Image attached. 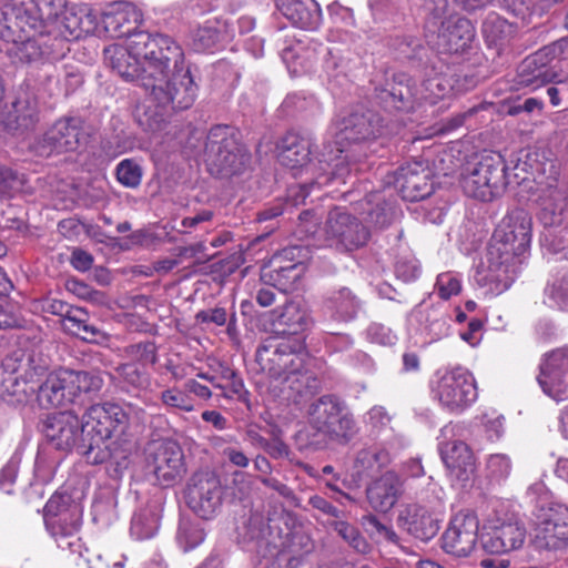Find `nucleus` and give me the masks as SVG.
Segmentation results:
<instances>
[{
	"instance_id": "1",
	"label": "nucleus",
	"mask_w": 568,
	"mask_h": 568,
	"mask_svg": "<svg viewBox=\"0 0 568 568\" xmlns=\"http://www.w3.org/2000/svg\"><path fill=\"white\" fill-rule=\"evenodd\" d=\"M236 540L262 558L285 556L291 568L314 548L303 524L280 499H257L236 526Z\"/></svg>"
},
{
	"instance_id": "2",
	"label": "nucleus",
	"mask_w": 568,
	"mask_h": 568,
	"mask_svg": "<svg viewBox=\"0 0 568 568\" xmlns=\"http://www.w3.org/2000/svg\"><path fill=\"white\" fill-rule=\"evenodd\" d=\"M532 219L523 209L513 210L501 222L487 251L486 278L501 293L516 280L531 242Z\"/></svg>"
},
{
	"instance_id": "3",
	"label": "nucleus",
	"mask_w": 568,
	"mask_h": 568,
	"mask_svg": "<svg viewBox=\"0 0 568 568\" xmlns=\"http://www.w3.org/2000/svg\"><path fill=\"white\" fill-rule=\"evenodd\" d=\"M138 39L133 51L144 59L141 87L149 93L151 101L161 106L169 99L166 92L171 91L173 73L184 63V52L172 38L161 33Z\"/></svg>"
},
{
	"instance_id": "4",
	"label": "nucleus",
	"mask_w": 568,
	"mask_h": 568,
	"mask_svg": "<svg viewBox=\"0 0 568 568\" xmlns=\"http://www.w3.org/2000/svg\"><path fill=\"white\" fill-rule=\"evenodd\" d=\"M138 39L133 51L144 59L141 87L149 93L151 101L161 106L169 99L166 92L171 91L173 73L184 63V52L172 38L161 33Z\"/></svg>"
},
{
	"instance_id": "5",
	"label": "nucleus",
	"mask_w": 568,
	"mask_h": 568,
	"mask_svg": "<svg viewBox=\"0 0 568 568\" xmlns=\"http://www.w3.org/2000/svg\"><path fill=\"white\" fill-rule=\"evenodd\" d=\"M104 382L100 373L64 369L51 374L44 382L39 377L38 395L40 407L49 409L68 405L82 406L102 388Z\"/></svg>"
},
{
	"instance_id": "6",
	"label": "nucleus",
	"mask_w": 568,
	"mask_h": 568,
	"mask_svg": "<svg viewBox=\"0 0 568 568\" xmlns=\"http://www.w3.org/2000/svg\"><path fill=\"white\" fill-rule=\"evenodd\" d=\"M62 6V0H8L0 7V38L18 41L22 34L47 29Z\"/></svg>"
},
{
	"instance_id": "7",
	"label": "nucleus",
	"mask_w": 568,
	"mask_h": 568,
	"mask_svg": "<svg viewBox=\"0 0 568 568\" xmlns=\"http://www.w3.org/2000/svg\"><path fill=\"white\" fill-rule=\"evenodd\" d=\"M204 160L210 174L217 179L241 176L252 168L250 151L227 125H215L209 131Z\"/></svg>"
},
{
	"instance_id": "8",
	"label": "nucleus",
	"mask_w": 568,
	"mask_h": 568,
	"mask_svg": "<svg viewBox=\"0 0 568 568\" xmlns=\"http://www.w3.org/2000/svg\"><path fill=\"white\" fill-rule=\"evenodd\" d=\"M504 156L497 152L481 154L477 161L469 162L460 174V186L468 197L490 202L500 197L511 185Z\"/></svg>"
},
{
	"instance_id": "9",
	"label": "nucleus",
	"mask_w": 568,
	"mask_h": 568,
	"mask_svg": "<svg viewBox=\"0 0 568 568\" xmlns=\"http://www.w3.org/2000/svg\"><path fill=\"white\" fill-rule=\"evenodd\" d=\"M0 373V398L8 405L26 406L38 395L39 377L45 367L33 365L32 354L17 348L2 361Z\"/></svg>"
},
{
	"instance_id": "10",
	"label": "nucleus",
	"mask_w": 568,
	"mask_h": 568,
	"mask_svg": "<svg viewBox=\"0 0 568 568\" xmlns=\"http://www.w3.org/2000/svg\"><path fill=\"white\" fill-rule=\"evenodd\" d=\"M307 414L313 429L338 444H348L358 433L353 413L336 395L318 397L308 406Z\"/></svg>"
},
{
	"instance_id": "11",
	"label": "nucleus",
	"mask_w": 568,
	"mask_h": 568,
	"mask_svg": "<svg viewBox=\"0 0 568 568\" xmlns=\"http://www.w3.org/2000/svg\"><path fill=\"white\" fill-rule=\"evenodd\" d=\"M90 133L80 116H62L53 122L30 144V151L40 158H51L84 149Z\"/></svg>"
},
{
	"instance_id": "12",
	"label": "nucleus",
	"mask_w": 568,
	"mask_h": 568,
	"mask_svg": "<svg viewBox=\"0 0 568 568\" xmlns=\"http://www.w3.org/2000/svg\"><path fill=\"white\" fill-rule=\"evenodd\" d=\"M304 338L268 337L255 352V363L270 377L282 378L294 366L304 364Z\"/></svg>"
},
{
	"instance_id": "13",
	"label": "nucleus",
	"mask_w": 568,
	"mask_h": 568,
	"mask_svg": "<svg viewBox=\"0 0 568 568\" xmlns=\"http://www.w3.org/2000/svg\"><path fill=\"white\" fill-rule=\"evenodd\" d=\"M396 59L407 61L413 68L420 71L424 77V85L435 95L444 94L445 88L437 81L442 64L436 53L425 47L420 39L413 36H396L388 43Z\"/></svg>"
},
{
	"instance_id": "14",
	"label": "nucleus",
	"mask_w": 568,
	"mask_h": 568,
	"mask_svg": "<svg viewBox=\"0 0 568 568\" xmlns=\"http://www.w3.org/2000/svg\"><path fill=\"white\" fill-rule=\"evenodd\" d=\"M568 58V39H559L526 57L517 68V83L536 90L549 82H556L559 74L554 60Z\"/></svg>"
},
{
	"instance_id": "15",
	"label": "nucleus",
	"mask_w": 568,
	"mask_h": 568,
	"mask_svg": "<svg viewBox=\"0 0 568 568\" xmlns=\"http://www.w3.org/2000/svg\"><path fill=\"white\" fill-rule=\"evenodd\" d=\"M82 418L87 446L104 444L112 436L122 435L129 425L126 413L115 403L90 405Z\"/></svg>"
},
{
	"instance_id": "16",
	"label": "nucleus",
	"mask_w": 568,
	"mask_h": 568,
	"mask_svg": "<svg viewBox=\"0 0 568 568\" xmlns=\"http://www.w3.org/2000/svg\"><path fill=\"white\" fill-rule=\"evenodd\" d=\"M301 246H291L283 248L265 263L261 268V281L280 292H292L297 287V283L305 273V264L296 260L303 253Z\"/></svg>"
},
{
	"instance_id": "17",
	"label": "nucleus",
	"mask_w": 568,
	"mask_h": 568,
	"mask_svg": "<svg viewBox=\"0 0 568 568\" xmlns=\"http://www.w3.org/2000/svg\"><path fill=\"white\" fill-rule=\"evenodd\" d=\"M146 466L162 486H170L185 473L184 454L173 439L153 440L145 448Z\"/></svg>"
},
{
	"instance_id": "18",
	"label": "nucleus",
	"mask_w": 568,
	"mask_h": 568,
	"mask_svg": "<svg viewBox=\"0 0 568 568\" xmlns=\"http://www.w3.org/2000/svg\"><path fill=\"white\" fill-rule=\"evenodd\" d=\"M371 101L386 112H409L414 109L416 88L406 73H394L383 81H372Z\"/></svg>"
},
{
	"instance_id": "19",
	"label": "nucleus",
	"mask_w": 568,
	"mask_h": 568,
	"mask_svg": "<svg viewBox=\"0 0 568 568\" xmlns=\"http://www.w3.org/2000/svg\"><path fill=\"white\" fill-rule=\"evenodd\" d=\"M83 419L72 410H64L48 415L42 420L41 430L49 444L58 450L70 452L75 449L82 456V446H87V436L83 432Z\"/></svg>"
},
{
	"instance_id": "20",
	"label": "nucleus",
	"mask_w": 568,
	"mask_h": 568,
	"mask_svg": "<svg viewBox=\"0 0 568 568\" xmlns=\"http://www.w3.org/2000/svg\"><path fill=\"white\" fill-rule=\"evenodd\" d=\"M432 171L422 161H414L399 166L393 173H388L384 183L393 186L404 201L417 202L433 193Z\"/></svg>"
},
{
	"instance_id": "21",
	"label": "nucleus",
	"mask_w": 568,
	"mask_h": 568,
	"mask_svg": "<svg viewBox=\"0 0 568 568\" xmlns=\"http://www.w3.org/2000/svg\"><path fill=\"white\" fill-rule=\"evenodd\" d=\"M384 131V119L376 111L357 105L341 119L336 136L337 142L359 144L376 140Z\"/></svg>"
},
{
	"instance_id": "22",
	"label": "nucleus",
	"mask_w": 568,
	"mask_h": 568,
	"mask_svg": "<svg viewBox=\"0 0 568 568\" xmlns=\"http://www.w3.org/2000/svg\"><path fill=\"white\" fill-rule=\"evenodd\" d=\"M437 396L448 409H464L477 398L473 375L460 367L446 372L438 381Z\"/></svg>"
},
{
	"instance_id": "23",
	"label": "nucleus",
	"mask_w": 568,
	"mask_h": 568,
	"mask_svg": "<svg viewBox=\"0 0 568 568\" xmlns=\"http://www.w3.org/2000/svg\"><path fill=\"white\" fill-rule=\"evenodd\" d=\"M479 521L471 510H460L443 535V549L456 557H467L475 549Z\"/></svg>"
},
{
	"instance_id": "24",
	"label": "nucleus",
	"mask_w": 568,
	"mask_h": 568,
	"mask_svg": "<svg viewBox=\"0 0 568 568\" xmlns=\"http://www.w3.org/2000/svg\"><path fill=\"white\" fill-rule=\"evenodd\" d=\"M326 234L346 251L364 246L369 239L368 229L357 217L337 209L328 213Z\"/></svg>"
},
{
	"instance_id": "25",
	"label": "nucleus",
	"mask_w": 568,
	"mask_h": 568,
	"mask_svg": "<svg viewBox=\"0 0 568 568\" xmlns=\"http://www.w3.org/2000/svg\"><path fill=\"white\" fill-rule=\"evenodd\" d=\"M439 454L453 483L466 488L471 485L476 463L469 446L462 440L439 444Z\"/></svg>"
},
{
	"instance_id": "26",
	"label": "nucleus",
	"mask_w": 568,
	"mask_h": 568,
	"mask_svg": "<svg viewBox=\"0 0 568 568\" xmlns=\"http://www.w3.org/2000/svg\"><path fill=\"white\" fill-rule=\"evenodd\" d=\"M33 32L32 36L26 33L18 41H11L13 45L10 49V53L18 61L31 63L43 58L55 59L63 55L64 40L62 38L55 37L51 39L49 36H45V29Z\"/></svg>"
},
{
	"instance_id": "27",
	"label": "nucleus",
	"mask_w": 568,
	"mask_h": 568,
	"mask_svg": "<svg viewBox=\"0 0 568 568\" xmlns=\"http://www.w3.org/2000/svg\"><path fill=\"white\" fill-rule=\"evenodd\" d=\"M535 194L539 205L538 220L541 225H551L554 219L568 215V189L559 185L556 178H549L546 183H539Z\"/></svg>"
},
{
	"instance_id": "28",
	"label": "nucleus",
	"mask_w": 568,
	"mask_h": 568,
	"mask_svg": "<svg viewBox=\"0 0 568 568\" xmlns=\"http://www.w3.org/2000/svg\"><path fill=\"white\" fill-rule=\"evenodd\" d=\"M141 21V12L130 2L113 3L102 14L104 30L112 38L128 37L131 40L136 34ZM140 32L138 31V33Z\"/></svg>"
},
{
	"instance_id": "29",
	"label": "nucleus",
	"mask_w": 568,
	"mask_h": 568,
	"mask_svg": "<svg viewBox=\"0 0 568 568\" xmlns=\"http://www.w3.org/2000/svg\"><path fill=\"white\" fill-rule=\"evenodd\" d=\"M132 447L130 444L119 442L104 443L100 445L82 446V456L91 465L110 464V470L114 476H121L123 470L131 464Z\"/></svg>"
},
{
	"instance_id": "30",
	"label": "nucleus",
	"mask_w": 568,
	"mask_h": 568,
	"mask_svg": "<svg viewBox=\"0 0 568 568\" xmlns=\"http://www.w3.org/2000/svg\"><path fill=\"white\" fill-rule=\"evenodd\" d=\"M39 102L34 93L20 90L4 114V125L11 131L32 130L39 122Z\"/></svg>"
},
{
	"instance_id": "31",
	"label": "nucleus",
	"mask_w": 568,
	"mask_h": 568,
	"mask_svg": "<svg viewBox=\"0 0 568 568\" xmlns=\"http://www.w3.org/2000/svg\"><path fill=\"white\" fill-rule=\"evenodd\" d=\"M398 523L422 541L430 540L439 530V520L418 503L407 504L399 513Z\"/></svg>"
},
{
	"instance_id": "32",
	"label": "nucleus",
	"mask_w": 568,
	"mask_h": 568,
	"mask_svg": "<svg viewBox=\"0 0 568 568\" xmlns=\"http://www.w3.org/2000/svg\"><path fill=\"white\" fill-rule=\"evenodd\" d=\"M526 538L527 530L523 523H503L484 537L483 547L490 554H505L521 548Z\"/></svg>"
},
{
	"instance_id": "33",
	"label": "nucleus",
	"mask_w": 568,
	"mask_h": 568,
	"mask_svg": "<svg viewBox=\"0 0 568 568\" xmlns=\"http://www.w3.org/2000/svg\"><path fill=\"white\" fill-rule=\"evenodd\" d=\"M82 509L74 499H48L43 507V520L48 528H61V532L70 535L80 525Z\"/></svg>"
},
{
	"instance_id": "34",
	"label": "nucleus",
	"mask_w": 568,
	"mask_h": 568,
	"mask_svg": "<svg viewBox=\"0 0 568 568\" xmlns=\"http://www.w3.org/2000/svg\"><path fill=\"white\" fill-rule=\"evenodd\" d=\"M475 38V28L465 17L456 16L442 21L438 28L439 44L449 53L464 52Z\"/></svg>"
},
{
	"instance_id": "35",
	"label": "nucleus",
	"mask_w": 568,
	"mask_h": 568,
	"mask_svg": "<svg viewBox=\"0 0 568 568\" xmlns=\"http://www.w3.org/2000/svg\"><path fill=\"white\" fill-rule=\"evenodd\" d=\"M141 36H152L149 32H140L129 40L128 48H114L110 57V63L114 71L126 81L136 82L142 85V77L144 75L143 55L133 51L134 42H138Z\"/></svg>"
},
{
	"instance_id": "36",
	"label": "nucleus",
	"mask_w": 568,
	"mask_h": 568,
	"mask_svg": "<svg viewBox=\"0 0 568 568\" xmlns=\"http://www.w3.org/2000/svg\"><path fill=\"white\" fill-rule=\"evenodd\" d=\"M162 509L160 499H140L131 520V536L138 540L152 538L159 530Z\"/></svg>"
},
{
	"instance_id": "37",
	"label": "nucleus",
	"mask_w": 568,
	"mask_h": 568,
	"mask_svg": "<svg viewBox=\"0 0 568 568\" xmlns=\"http://www.w3.org/2000/svg\"><path fill=\"white\" fill-rule=\"evenodd\" d=\"M171 91L166 92L168 101H163L161 108H169L171 111L186 110L195 101L197 85L195 84L191 71L187 67L181 64L173 73Z\"/></svg>"
},
{
	"instance_id": "38",
	"label": "nucleus",
	"mask_w": 568,
	"mask_h": 568,
	"mask_svg": "<svg viewBox=\"0 0 568 568\" xmlns=\"http://www.w3.org/2000/svg\"><path fill=\"white\" fill-rule=\"evenodd\" d=\"M276 9L301 29H316L321 21V9L314 0H275Z\"/></svg>"
},
{
	"instance_id": "39",
	"label": "nucleus",
	"mask_w": 568,
	"mask_h": 568,
	"mask_svg": "<svg viewBox=\"0 0 568 568\" xmlns=\"http://www.w3.org/2000/svg\"><path fill=\"white\" fill-rule=\"evenodd\" d=\"M282 378L287 392V398L295 404L302 403L322 388V383L317 376L313 372L305 369L304 365L294 366Z\"/></svg>"
},
{
	"instance_id": "40",
	"label": "nucleus",
	"mask_w": 568,
	"mask_h": 568,
	"mask_svg": "<svg viewBox=\"0 0 568 568\" xmlns=\"http://www.w3.org/2000/svg\"><path fill=\"white\" fill-rule=\"evenodd\" d=\"M351 174V169L344 161H338L331 172L321 173L315 181L305 184L292 185L287 189V195L284 203L285 211L297 207L305 203L306 197L310 194L311 189L315 186L328 185L335 180L345 181L346 175Z\"/></svg>"
},
{
	"instance_id": "41",
	"label": "nucleus",
	"mask_w": 568,
	"mask_h": 568,
	"mask_svg": "<svg viewBox=\"0 0 568 568\" xmlns=\"http://www.w3.org/2000/svg\"><path fill=\"white\" fill-rule=\"evenodd\" d=\"M278 161L282 165L295 169L310 161L311 140L297 132H287L278 145Z\"/></svg>"
},
{
	"instance_id": "42",
	"label": "nucleus",
	"mask_w": 568,
	"mask_h": 568,
	"mask_svg": "<svg viewBox=\"0 0 568 568\" xmlns=\"http://www.w3.org/2000/svg\"><path fill=\"white\" fill-rule=\"evenodd\" d=\"M274 325L282 334L288 335L287 338H303L302 333L308 325V315L300 304L295 302L286 303L284 306L273 312Z\"/></svg>"
},
{
	"instance_id": "43",
	"label": "nucleus",
	"mask_w": 568,
	"mask_h": 568,
	"mask_svg": "<svg viewBox=\"0 0 568 568\" xmlns=\"http://www.w3.org/2000/svg\"><path fill=\"white\" fill-rule=\"evenodd\" d=\"M483 38L488 48H494L499 53L514 37L516 29L497 12H488L481 22Z\"/></svg>"
},
{
	"instance_id": "44",
	"label": "nucleus",
	"mask_w": 568,
	"mask_h": 568,
	"mask_svg": "<svg viewBox=\"0 0 568 568\" xmlns=\"http://www.w3.org/2000/svg\"><path fill=\"white\" fill-rule=\"evenodd\" d=\"M392 463V455L381 444H373L361 448L354 458L353 468L357 476H369Z\"/></svg>"
},
{
	"instance_id": "45",
	"label": "nucleus",
	"mask_w": 568,
	"mask_h": 568,
	"mask_svg": "<svg viewBox=\"0 0 568 568\" xmlns=\"http://www.w3.org/2000/svg\"><path fill=\"white\" fill-rule=\"evenodd\" d=\"M63 329L87 343L99 344L109 339V334L92 323L89 313L82 307L73 311V315L64 322Z\"/></svg>"
},
{
	"instance_id": "46",
	"label": "nucleus",
	"mask_w": 568,
	"mask_h": 568,
	"mask_svg": "<svg viewBox=\"0 0 568 568\" xmlns=\"http://www.w3.org/2000/svg\"><path fill=\"white\" fill-rule=\"evenodd\" d=\"M568 369V356L564 351L551 352L540 365V374L537 377L542 390L551 395L552 387L564 383V374Z\"/></svg>"
},
{
	"instance_id": "47",
	"label": "nucleus",
	"mask_w": 568,
	"mask_h": 568,
	"mask_svg": "<svg viewBox=\"0 0 568 568\" xmlns=\"http://www.w3.org/2000/svg\"><path fill=\"white\" fill-rule=\"evenodd\" d=\"M326 306L333 318L349 322L357 316L362 302L351 288L341 287L332 292L331 296L326 300Z\"/></svg>"
},
{
	"instance_id": "48",
	"label": "nucleus",
	"mask_w": 568,
	"mask_h": 568,
	"mask_svg": "<svg viewBox=\"0 0 568 568\" xmlns=\"http://www.w3.org/2000/svg\"><path fill=\"white\" fill-rule=\"evenodd\" d=\"M529 519L534 526H568V506L555 499H537Z\"/></svg>"
},
{
	"instance_id": "49",
	"label": "nucleus",
	"mask_w": 568,
	"mask_h": 568,
	"mask_svg": "<svg viewBox=\"0 0 568 568\" xmlns=\"http://www.w3.org/2000/svg\"><path fill=\"white\" fill-rule=\"evenodd\" d=\"M532 545L539 551H559L568 547V526H534Z\"/></svg>"
},
{
	"instance_id": "50",
	"label": "nucleus",
	"mask_w": 568,
	"mask_h": 568,
	"mask_svg": "<svg viewBox=\"0 0 568 568\" xmlns=\"http://www.w3.org/2000/svg\"><path fill=\"white\" fill-rule=\"evenodd\" d=\"M537 153L529 151H520L515 160H511L514 164L509 168L508 172L511 175V184H529L530 182L538 189L539 183L544 181H537L535 173L539 172V164L537 163Z\"/></svg>"
},
{
	"instance_id": "51",
	"label": "nucleus",
	"mask_w": 568,
	"mask_h": 568,
	"mask_svg": "<svg viewBox=\"0 0 568 568\" xmlns=\"http://www.w3.org/2000/svg\"><path fill=\"white\" fill-rule=\"evenodd\" d=\"M116 373L120 378L121 389L135 397H139L142 392L146 390L151 384L150 375L133 363L121 364L116 367Z\"/></svg>"
},
{
	"instance_id": "52",
	"label": "nucleus",
	"mask_w": 568,
	"mask_h": 568,
	"mask_svg": "<svg viewBox=\"0 0 568 568\" xmlns=\"http://www.w3.org/2000/svg\"><path fill=\"white\" fill-rule=\"evenodd\" d=\"M367 497H400L406 493L405 479L394 470H387L366 487Z\"/></svg>"
},
{
	"instance_id": "53",
	"label": "nucleus",
	"mask_w": 568,
	"mask_h": 568,
	"mask_svg": "<svg viewBox=\"0 0 568 568\" xmlns=\"http://www.w3.org/2000/svg\"><path fill=\"white\" fill-rule=\"evenodd\" d=\"M367 203L375 204L366 213L368 223L377 229H385L390 225L395 217V205L393 202L386 201L379 192H376L367 197Z\"/></svg>"
},
{
	"instance_id": "54",
	"label": "nucleus",
	"mask_w": 568,
	"mask_h": 568,
	"mask_svg": "<svg viewBox=\"0 0 568 568\" xmlns=\"http://www.w3.org/2000/svg\"><path fill=\"white\" fill-rule=\"evenodd\" d=\"M170 114L171 110L169 108H161L154 103V105L150 104L142 110L138 109L135 120L143 131L155 133L165 128Z\"/></svg>"
},
{
	"instance_id": "55",
	"label": "nucleus",
	"mask_w": 568,
	"mask_h": 568,
	"mask_svg": "<svg viewBox=\"0 0 568 568\" xmlns=\"http://www.w3.org/2000/svg\"><path fill=\"white\" fill-rule=\"evenodd\" d=\"M220 489V478L210 469L194 473L187 483V493L194 497H212L219 494Z\"/></svg>"
},
{
	"instance_id": "56",
	"label": "nucleus",
	"mask_w": 568,
	"mask_h": 568,
	"mask_svg": "<svg viewBox=\"0 0 568 568\" xmlns=\"http://www.w3.org/2000/svg\"><path fill=\"white\" fill-rule=\"evenodd\" d=\"M203 528L193 523L187 514H181L180 525L176 534V540L184 551H189L199 546L204 540Z\"/></svg>"
},
{
	"instance_id": "57",
	"label": "nucleus",
	"mask_w": 568,
	"mask_h": 568,
	"mask_svg": "<svg viewBox=\"0 0 568 568\" xmlns=\"http://www.w3.org/2000/svg\"><path fill=\"white\" fill-rule=\"evenodd\" d=\"M222 38L223 32L216 23H205L192 33L191 45L193 50L204 52L214 49Z\"/></svg>"
},
{
	"instance_id": "58",
	"label": "nucleus",
	"mask_w": 568,
	"mask_h": 568,
	"mask_svg": "<svg viewBox=\"0 0 568 568\" xmlns=\"http://www.w3.org/2000/svg\"><path fill=\"white\" fill-rule=\"evenodd\" d=\"M179 507L181 514L190 510L197 518L210 520L220 511L221 499H184V504Z\"/></svg>"
},
{
	"instance_id": "59",
	"label": "nucleus",
	"mask_w": 568,
	"mask_h": 568,
	"mask_svg": "<svg viewBox=\"0 0 568 568\" xmlns=\"http://www.w3.org/2000/svg\"><path fill=\"white\" fill-rule=\"evenodd\" d=\"M21 455L14 453L0 470V495L17 494V478Z\"/></svg>"
},
{
	"instance_id": "60",
	"label": "nucleus",
	"mask_w": 568,
	"mask_h": 568,
	"mask_svg": "<svg viewBox=\"0 0 568 568\" xmlns=\"http://www.w3.org/2000/svg\"><path fill=\"white\" fill-rule=\"evenodd\" d=\"M26 182L24 173L0 164V196L22 191Z\"/></svg>"
},
{
	"instance_id": "61",
	"label": "nucleus",
	"mask_w": 568,
	"mask_h": 568,
	"mask_svg": "<svg viewBox=\"0 0 568 568\" xmlns=\"http://www.w3.org/2000/svg\"><path fill=\"white\" fill-rule=\"evenodd\" d=\"M115 174L123 186L135 189L141 184L143 172L134 160L124 159L116 165Z\"/></svg>"
},
{
	"instance_id": "62",
	"label": "nucleus",
	"mask_w": 568,
	"mask_h": 568,
	"mask_svg": "<svg viewBox=\"0 0 568 568\" xmlns=\"http://www.w3.org/2000/svg\"><path fill=\"white\" fill-rule=\"evenodd\" d=\"M449 327L447 316L437 308H432L425 315V329L433 341L439 339L446 335Z\"/></svg>"
},
{
	"instance_id": "63",
	"label": "nucleus",
	"mask_w": 568,
	"mask_h": 568,
	"mask_svg": "<svg viewBox=\"0 0 568 568\" xmlns=\"http://www.w3.org/2000/svg\"><path fill=\"white\" fill-rule=\"evenodd\" d=\"M128 355L141 364L155 365L158 362V347L152 341L131 344L125 348Z\"/></svg>"
},
{
	"instance_id": "64",
	"label": "nucleus",
	"mask_w": 568,
	"mask_h": 568,
	"mask_svg": "<svg viewBox=\"0 0 568 568\" xmlns=\"http://www.w3.org/2000/svg\"><path fill=\"white\" fill-rule=\"evenodd\" d=\"M542 108V101L537 98H516L514 100L507 101L504 105L505 113L511 116H516L521 113L531 114L535 111L540 113Z\"/></svg>"
}]
</instances>
